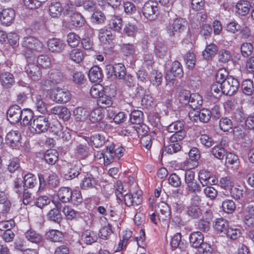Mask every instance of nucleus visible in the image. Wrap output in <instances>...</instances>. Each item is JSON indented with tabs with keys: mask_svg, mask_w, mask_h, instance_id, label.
<instances>
[{
	"mask_svg": "<svg viewBox=\"0 0 254 254\" xmlns=\"http://www.w3.org/2000/svg\"><path fill=\"white\" fill-rule=\"evenodd\" d=\"M21 46L24 49L23 55L29 61L36 59L35 52H40L43 49V43L34 36H28L22 38Z\"/></svg>",
	"mask_w": 254,
	"mask_h": 254,
	"instance_id": "1",
	"label": "nucleus"
},
{
	"mask_svg": "<svg viewBox=\"0 0 254 254\" xmlns=\"http://www.w3.org/2000/svg\"><path fill=\"white\" fill-rule=\"evenodd\" d=\"M50 126L48 118L44 116H39L33 120L29 129L31 132L40 134L48 130Z\"/></svg>",
	"mask_w": 254,
	"mask_h": 254,
	"instance_id": "2",
	"label": "nucleus"
},
{
	"mask_svg": "<svg viewBox=\"0 0 254 254\" xmlns=\"http://www.w3.org/2000/svg\"><path fill=\"white\" fill-rule=\"evenodd\" d=\"M50 98L57 104H65L70 100L71 94L68 90L57 87L50 92Z\"/></svg>",
	"mask_w": 254,
	"mask_h": 254,
	"instance_id": "3",
	"label": "nucleus"
},
{
	"mask_svg": "<svg viewBox=\"0 0 254 254\" xmlns=\"http://www.w3.org/2000/svg\"><path fill=\"white\" fill-rule=\"evenodd\" d=\"M188 24L187 21L181 17L176 18L166 26V32L170 36L182 32Z\"/></svg>",
	"mask_w": 254,
	"mask_h": 254,
	"instance_id": "4",
	"label": "nucleus"
},
{
	"mask_svg": "<svg viewBox=\"0 0 254 254\" xmlns=\"http://www.w3.org/2000/svg\"><path fill=\"white\" fill-rule=\"evenodd\" d=\"M184 124L180 121L172 123L167 127V130L170 132L174 133L170 137V139L173 141L182 140L186 136V132L184 130Z\"/></svg>",
	"mask_w": 254,
	"mask_h": 254,
	"instance_id": "5",
	"label": "nucleus"
},
{
	"mask_svg": "<svg viewBox=\"0 0 254 254\" xmlns=\"http://www.w3.org/2000/svg\"><path fill=\"white\" fill-rule=\"evenodd\" d=\"M157 2L150 0L145 2L142 8L143 15L149 20L155 19L158 14V7Z\"/></svg>",
	"mask_w": 254,
	"mask_h": 254,
	"instance_id": "6",
	"label": "nucleus"
},
{
	"mask_svg": "<svg viewBox=\"0 0 254 254\" xmlns=\"http://www.w3.org/2000/svg\"><path fill=\"white\" fill-rule=\"evenodd\" d=\"M156 212L158 220L168 225L171 216V210L169 205L164 201H161L158 204Z\"/></svg>",
	"mask_w": 254,
	"mask_h": 254,
	"instance_id": "7",
	"label": "nucleus"
},
{
	"mask_svg": "<svg viewBox=\"0 0 254 254\" xmlns=\"http://www.w3.org/2000/svg\"><path fill=\"white\" fill-rule=\"evenodd\" d=\"M106 71L110 76H115L119 79H123L126 75V68L125 65L118 63L114 65L109 64L106 66Z\"/></svg>",
	"mask_w": 254,
	"mask_h": 254,
	"instance_id": "8",
	"label": "nucleus"
},
{
	"mask_svg": "<svg viewBox=\"0 0 254 254\" xmlns=\"http://www.w3.org/2000/svg\"><path fill=\"white\" fill-rule=\"evenodd\" d=\"M26 61L27 64L25 67V70L28 75L33 80L40 79L42 76V72L38 65L35 63V59L31 61L26 59Z\"/></svg>",
	"mask_w": 254,
	"mask_h": 254,
	"instance_id": "9",
	"label": "nucleus"
},
{
	"mask_svg": "<svg viewBox=\"0 0 254 254\" xmlns=\"http://www.w3.org/2000/svg\"><path fill=\"white\" fill-rule=\"evenodd\" d=\"M224 94L232 95L238 89L240 83L237 79L232 76H229L227 79L222 83Z\"/></svg>",
	"mask_w": 254,
	"mask_h": 254,
	"instance_id": "10",
	"label": "nucleus"
},
{
	"mask_svg": "<svg viewBox=\"0 0 254 254\" xmlns=\"http://www.w3.org/2000/svg\"><path fill=\"white\" fill-rule=\"evenodd\" d=\"M142 193L141 190H136L133 193H127L125 194L124 200L127 206H138L142 203Z\"/></svg>",
	"mask_w": 254,
	"mask_h": 254,
	"instance_id": "11",
	"label": "nucleus"
},
{
	"mask_svg": "<svg viewBox=\"0 0 254 254\" xmlns=\"http://www.w3.org/2000/svg\"><path fill=\"white\" fill-rule=\"evenodd\" d=\"M21 135L18 130H11L5 136V142L13 148L19 147L21 144Z\"/></svg>",
	"mask_w": 254,
	"mask_h": 254,
	"instance_id": "12",
	"label": "nucleus"
},
{
	"mask_svg": "<svg viewBox=\"0 0 254 254\" xmlns=\"http://www.w3.org/2000/svg\"><path fill=\"white\" fill-rule=\"evenodd\" d=\"M98 37L100 41L106 45H112L115 40L116 36L110 30H108L106 27L100 29Z\"/></svg>",
	"mask_w": 254,
	"mask_h": 254,
	"instance_id": "13",
	"label": "nucleus"
},
{
	"mask_svg": "<svg viewBox=\"0 0 254 254\" xmlns=\"http://www.w3.org/2000/svg\"><path fill=\"white\" fill-rule=\"evenodd\" d=\"M22 112L21 108L18 105L10 106L7 111V117L9 122L14 124L20 121Z\"/></svg>",
	"mask_w": 254,
	"mask_h": 254,
	"instance_id": "14",
	"label": "nucleus"
},
{
	"mask_svg": "<svg viewBox=\"0 0 254 254\" xmlns=\"http://www.w3.org/2000/svg\"><path fill=\"white\" fill-rule=\"evenodd\" d=\"M81 180L80 187L82 190H88L95 187L96 182L95 179L90 173H86L81 175Z\"/></svg>",
	"mask_w": 254,
	"mask_h": 254,
	"instance_id": "15",
	"label": "nucleus"
},
{
	"mask_svg": "<svg viewBox=\"0 0 254 254\" xmlns=\"http://www.w3.org/2000/svg\"><path fill=\"white\" fill-rule=\"evenodd\" d=\"M47 46L51 52L61 53L64 49L65 44L60 39L53 38L48 40Z\"/></svg>",
	"mask_w": 254,
	"mask_h": 254,
	"instance_id": "16",
	"label": "nucleus"
},
{
	"mask_svg": "<svg viewBox=\"0 0 254 254\" xmlns=\"http://www.w3.org/2000/svg\"><path fill=\"white\" fill-rule=\"evenodd\" d=\"M0 20L2 25L9 26L14 19V10L12 8L4 9L0 12Z\"/></svg>",
	"mask_w": 254,
	"mask_h": 254,
	"instance_id": "17",
	"label": "nucleus"
},
{
	"mask_svg": "<svg viewBox=\"0 0 254 254\" xmlns=\"http://www.w3.org/2000/svg\"><path fill=\"white\" fill-rule=\"evenodd\" d=\"M107 25L110 30L120 32L123 26V19L119 15H111L110 19L108 21Z\"/></svg>",
	"mask_w": 254,
	"mask_h": 254,
	"instance_id": "18",
	"label": "nucleus"
},
{
	"mask_svg": "<svg viewBox=\"0 0 254 254\" xmlns=\"http://www.w3.org/2000/svg\"><path fill=\"white\" fill-rule=\"evenodd\" d=\"M0 82L3 87L9 88L15 83L14 76L9 72L3 71L0 73Z\"/></svg>",
	"mask_w": 254,
	"mask_h": 254,
	"instance_id": "19",
	"label": "nucleus"
},
{
	"mask_svg": "<svg viewBox=\"0 0 254 254\" xmlns=\"http://www.w3.org/2000/svg\"><path fill=\"white\" fill-rule=\"evenodd\" d=\"M88 76L91 82L100 83L102 81L104 75L101 68L97 65H94L89 70Z\"/></svg>",
	"mask_w": 254,
	"mask_h": 254,
	"instance_id": "20",
	"label": "nucleus"
},
{
	"mask_svg": "<svg viewBox=\"0 0 254 254\" xmlns=\"http://www.w3.org/2000/svg\"><path fill=\"white\" fill-rule=\"evenodd\" d=\"M85 55V53L81 49L76 47L71 50L68 54L69 60L75 64L82 63Z\"/></svg>",
	"mask_w": 254,
	"mask_h": 254,
	"instance_id": "21",
	"label": "nucleus"
},
{
	"mask_svg": "<svg viewBox=\"0 0 254 254\" xmlns=\"http://www.w3.org/2000/svg\"><path fill=\"white\" fill-rule=\"evenodd\" d=\"M125 151V149L123 147L116 145L113 143L107 147L108 154L117 159H119L124 155Z\"/></svg>",
	"mask_w": 254,
	"mask_h": 254,
	"instance_id": "22",
	"label": "nucleus"
},
{
	"mask_svg": "<svg viewBox=\"0 0 254 254\" xmlns=\"http://www.w3.org/2000/svg\"><path fill=\"white\" fill-rule=\"evenodd\" d=\"M251 5L247 0H239L236 4V12L240 16H245L248 14Z\"/></svg>",
	"mask_w": 254,
	"mask_h": 254,
	"instance_id": "23",
	"label": "nucleus"
},
{
	"mask_svg": "<svg viewBox=\"0 0 254 254\" xmlns=\"http://www.w3.org/2000/svg\"><path fill=\"white\" fill-rule=\"evenodd\" d=\"M51 113L65 120H68L70 117V111L64 106H56L52 108Z\"/></svg>",
	"mask_w": 254,
	"mask_h": 254,
	"instance_id": "24",
	"label": "nucleus"
},
{
	"mask_svg": "<svg viewBox=\"0 0 254 254\" xmlns=\"http://www.w3.org/2000/svg\"><path fill=\"white\" fill-rule=\"evenodd\" d=\"M73 116L76 122H84L89 117V113L85 108L78 107L73 110Z\"/></svg>",
	"mask_w": 254,
	"mask_h": 254,
	"instance_id": "25",
	"label": "nucleus"
},
{
	"mask_svg": "<svg viewBox=\"0 0 254 254\" xmlns=\"http://www.w3.org/2000/svg\"><path fill=\"white\" fill-rule=\"evenodd\" d=\"M214 229L219 233L225 234L229 227L227 220L222 217L217 218L213 222Z\"/></svg>",
	"mask_w": 254,
	"mask_h": 254,
	"instance_id": "26",
	"label": "nucleus"
},
{
	"mask_svg": "<svg viewBox=\"0 0 254 254\" xmlns=\"http://www.w3.org/2000/svg\"><path fill=\"white\" fill-rule=\"evenodd\" d=\"M190 245L195 248H197L203 243L204 237L201 232L199 231L194 232L190 236Z\"/></svg>",
	"mask_w": 254,
	"mask_h": 254,
	"instance_id": "27",
	"label": "nucleus"
},
{
	"mask_svg": "<svg viewBox=\"0 0 254 254\" xmlns=\"http://www.w3.org/2000/svg\"><path fill=\"white\" fill-rule=\"evenodd\" d=\"M72 190L68 187H62L58 192L57 196L59 200L63 203L70 202Z\"/></svg>",
	"mask_w": 254,
	"mask_h": 254,
	"instance_id": "28",
	"label": "nucleus"
},
{
	"mask_svg": "<svg viewBox=\"0 0 254 254\" xmlns=\"http://www.w3.org/2000/svg\"><path fill=\"white\" fill-rule=\"evenodd\" d=\"M113 102L112 96L106 94L105 92L97 100L98 106L103 109L111 106Z\"/></svg>",
	"mask_w": 254,
	"mask_h": 254,
	"instance_id": "29",
	"label": "nucleus"
},
{
	"mask_svg": "<svg viewBox=\"0 0 254 254\" xmlns=\"http://www.w3.org/2000/svg\"><path fill=\"white\" fill-rule=\"evenodd\" d=\"M34 119V114L31 110L26 109L22 110L21 115V124L22 125H29L30 127Z\"/></svg>",
	"mask_w": 254,
	"mask_h": 254,
	"instance_id": "30",
	"label": "nucleus"
},
{
	"mask_svg": "<svg viewBox=\"0 0 254 254\" xmlns=\"http://www.w3.org/2000/svg\"><path fill=\"white\" fill-rule=\"evenodd\" d=\"M59 158V153L56 149H49L44 155L45 161L50 165L55 164Z\"/></svg>",
	"mask_w": 254,
	"mask_h": 254,
	"instance_id": "31",
	"label": "nucleus"
},
{
	"mask_svg": "<svg viewBox=\"0 0 254 254\" xmlns=\"http://www.w3.org/2000/svg\"><path fill=\"white\" fill-rule=\"evenodd\" d=\"M206 217L204 218V216L197 222V228L200 230L206 232L208 231L209 229L210 221L211 220V214L209 212L205 211Z\"/></svg>",
	"mask_w": 254,
	"mask_h": 254,
	"instance_id": "32",
	"label": "nucleus"
},
{
	"mask_svg": "<svg viewBox=\"0 0 254 254\" xmlns=\"http://www.w3.org/2000/svg\"><path fill=\"white\" fill-rule=\"evenodd\" d=\"M104 111L99 107L94 109L89 116L90 121L92 123L100 122L104 118Z\"/></svg>",
	"mask_w": 254,
	"mask_h": 254,
	"instance_id": "33",
	"label": "nucleus"
},
{
	"mask_svg": "<svg viewBox=\"0 0 254 254\" xmlns=\"http://www.w3.org/2000/svg\"><path fill=\"white\" fill-rule=\"evenodd\" d=\"M47 239L51 242H61L64 239L63 233L58 230L52 229L46 234Z\"/></svg>",
	"mask_w": 254,
	"mask_h": 254,
	"instance_id": "34",
	"label": "nucleus"
},
{
	"mask_svg": "<svg viewBox=\"0 0 254 254\" xmlns=\"http://www.w3.org/2000/svg\"><path fill=\"white\" fill-rule=\"evenodd\" d=\"M50 15L53 18L59 17L63 11V6L60 2H52L49 8Z\"/></svg>",
	"mask_w": 254,
	"mask_h": 254,
	"instance_id": "35",
	"label": "nucleus"
},
{
	"mask_svg": "<svg viewBox=\"0 0 254 254\" xmlns=\"http://www.w3.org/2000/svg\"><path fill=\"white\" fill-rule=\"evenodd\" d=\"M85 22V18L79 12H73L70 16V23L75 27H80L84 25Z\"/></svg>",
	"mask_w": 254,
	"mask_h": 254,
	"instance_id": "36",
	"label": "nucleus"
},
{
	"mask_svg": "<svg viewBox=\"0 0 254 254\" xmlns=\"http://www.w3.org/2000/svg\"><path fill=\"white\" fill-rule=\"evenodd\" d=\"M202 97L198 93H191V97L188 105L192 109L199 108L202 104Z\"/></svg>",
	"mask_w": 254,
	"mask_h": 254,
	"instance_id": "37",
	"label": "nucleus"
},
{
	"mask_svg": "<svg viewBox=\"0 0 254 254\" xmlns=\"http://www.w3.org/2000/svg\"><path fill=\"white\" fill-rule=\"evenodd\" d=\"M217 52V47L214 44H210L207 45L202 52V56L206 60L212 59Z\"/></svg>",
	"mask_w": 254,
	"mask_h": 254,
	"instance_id": "38",
	"label": "nucleus"
},
{
	"mask_svg": "<svg viewBox=\"0 0 254 254\" xmlns=\"http://www.w3.org/2000/svg\"><path fill=\"white\" fill-rule=\"evenodd\" d=\"M36 110L41 114H45L47 112L46 104L44 102L40 95H36L34 100Z\"/></svg>",
	"mask_w": 254,
	"mask_h": 254,
	"instance_id": "39",
	"label": "nucleus"
},
{
	"mask_svg": "<svg viewBox=\"0 0 254 254\" xmlns=\"http://www.w3.org/2000/svg\"><path fill=\"white\" fill-rule=\"evenodd\" d=\"M67 220H72L79 217V213L73 209L71 206L65 205L62 210Z\"/></svg>",
	"mask_w": 254,
	"mask_h": 254,
	"instance_id": "40",
	"label": "nucleus"
},
{
	"mask_svg": "<svg viewBox=\"0 0 254 254\" xmlns=\"http://www.w3.org/2000/svg\"><path fill=\"white\" fill-rule=\"evenodd\" d=\"M25 237L29 241L35 244L39 243L42 239L41 235L32 229L27 231L25 233Z\"/></svg>",
	"mask_w": 254,
	"mask_h": 254,
	"instance_id": "41",
	"label": "nucleus"
},
{
	"mask_svg": "<svg viewBox=\"0 0 254 254\" xmlns=\"http://www.w3.org/2000/svg\"><path fill=\"white\" fill-rule=\"evenodd\" d=\"M170 72L175 77H182L184 75V71L181 64L178 61H174L172 64Z\"/></svg>",
	"mask_w": 254,
	"mask_h": 254,
	"instance_id": "42",
	"label": "nucleus"
},
{
	"mask_svg": "<svg viewBox=\"0 0 254 254\" xmlns=\"http://www.w3.org/2000/svg\"><path fill=\"white\" fill-rule=\"evenodd\" d=\"M63 78V73L58 70H52L49 72V81L52 84L60 83Z\"/></svg>",
	"mask_w": 254,
	"mask_h": 254,
	"instance_id": "43",
	"label": "nucleus"
},
{
	"mask_svg": "<svg viewBox=\"0 0 254 254\" xmlns=\"http://www.w3.org/2000/svg\"><path fill=\"white\" fill-rule=\"evenodd\" d=\"M80 41V36L74 32H70L67 35L66 41L70 47H76L79 45Z\"/></svg>",
	"mask_w": 254,
	"mask_h": 254,
	"instance_id": "44",
	"label": "nucleus"
},
{
	"mask_svg": "<svg viewBox=\"0 0 254 254\" xmlns=\"http://www.w3.org/2000/svg\"><path fill=\"white\" fill-rule=\"evenodd\" d=\"M187 214L192 219H197L202 215V211L199 206L190 205L188 207Z\"/></svg>",
	"mask_w": 254,
	"mask_h": 254,
	"instance_id": "45",
	"label": "nucleus"
},
{
	"mask_svg": "<svg viewBox=\"0 0 254 254\" xmlns=\"http://www.w3.org/2000/svg\"><path fill=\"white\" fill-rule=\"evenodd\" d=\"M236 207L235 202L231 199H226L222 202V209L226 213H232L235 211Z\"/></svg>",
	"mask_w": 254,
	"mask_h": 254,
	"instance_id": "46",
	"label": "nucleus"
},
{
	"mask_svg": "<svg viewBox=\"0 0 254 254\" xmlns=\"http://www.w3.org/2000/svg\"><path fill=\"white\" fill-rule=\"evenodd\" d=\"M210 91L212 95L215 98H218L222 94H224L222 83L217 81L213 83L211 85Z\"/></svg>",
	"mask_w": 254,
	"mask_h": 254,
	"instance_id": "47",
	"label": "nucleus"
},
{
	"mask_svg": "<svg viewBox=\"0 0 254 254\" xmlns=\"http://www.w3.org/2000/svg\"><path fill=\"white\" fill-rule=\"evenodd\" d=\"M181 140L172 141L170 139L169 144L165 146V151L170 154L175 153L181 150V146L179 143Z\"/></svg>",
	"mask_w": 254,
	"mask_h": 254,
	"instance_id": "48",
	"label": "nucleus"
},
{
	"mask_svg": "<svg viewBox=\"0 0 254 254\" xmlns=\"http://www.w3.org/2000/svg\"><path fill=\"white\" fill-rule=\"evenodd\" d=\"M149 80L154 86H158L161 84L162 75L156 70H152L149 75Z\"/></svg>",
	"mask_w": 254,
	"mask_h": 254,
	"instance_id": "49",
	"label": "nucleus"
},
{
	"mask_svg": "<svg viewBox=\"0 0 254 254\" xmlns=\"http://www.w3.org/2000/svg\"><path fill=\"white\" fill-rule=\"evenodd\" d=\"M143 114L139 110H134L130 114V121L132 124L140 125L143 121Z\"/></svg>",
	"mask_w": 254,
	"mask_h": 254,
	"instance_id": "50",
	"label": "nucleus"
},
{
	"mask_svg": "<svg viewBox=\"0 0 254 254\" xmlns=\"http://www.w3.org/2000/svg\"><path fill=\"white\" fill-rule=\"evenodd\" d=\"M222 141L220 144L214 146L211 150L213 156L218 159H223L226 154L225 148L222 147Z\"/></svg>",
	"mask_w": 254,
	"mask_h": 254,
	"instance_id": "51",
	"label": "nucleus"
},
{
	"mask_svg": "<svg viewBox=\"0 0 254 254\" xmlns=\"http://www.w3.org/2000/svg\"><path fill=\"white\" fill-rule=\"evenodd\" d=\"M185 64L188 68L192 69L194 67L196 62L195 54L190 52H188L184 57Z\"/></svg>",
	"mask_w": 254,
	"mask_h": 254,
	"instance_id": "52",
	"label": "nucleus"
},
{
	"mask_svg": "<svg viewBox=\"0 0 254 254\" xmlns=\"http://www.w3.org/2000/svg\"><path fill=\"white\" fill-rule=\"evenodd\" d=\"M243 93L247 95H251L254 91V82L250 79L244 80L242 84Z\"/></svg>",
	"mask_w": 254,
	"mask_h": 254,
	"instance_id": "53",
	"label": "nucleus"
},
{
	"mask_svg": "<svg viewBox=\"0 0 254 254\" xmlns=\"http://www.w3.org/2000/svg\"><path fill=\"white\" fill-rule=\"evenodd\" d=\"M219 186L224 190L229 191L234 186V182L230 177L226 176L220 179Z\"/></svg>",
	"mask_w": 254,
	"mask_h": 254,
	"instance_id": "54",
	"label": "nucleus"
},
{
	"mask_svg": "<svg viewBox=\"0 0 254 254\" xmlns=\"http://www.w3.org/2000/svg\"><path fill=\"white\" fill-rule=\"evenodd\" d=\"M104 87L100 84L92 85L90 90L91 96L96 99H98L101 94L104 93Z\"/></svg>",
	"mask_w": 254,
	"mask_h": 254,
	"instance_id": "55",
	"label": "nucleus"
},
{
	"mask_svg": "<svg viewBox=\"0 0 254 254\" xmlns=\"http://www.w3.org/2000/svg\"><path fill=\"white\" fill-rule=\"evenodd\" d=\"M47 218L49 220L59 223L62 219V215L57 208L51 209L47 214Z\"/></svg>",
	"mask_w": 254,
	"mask_h": 254,
	"instance_id": "56",
	"label": "nucleus"
},
{
	"mask_svg": "<svg viewBox=\"0 0 254 254\" xmlns=\"http://www.w3.org/2000/svg\"><path fill=\"white\" fill-rule=\"evenodd\" d=\"M24 181L25 186L30 189L33 188L37 184L36 178L30 173L25 175Z\"/></svg>",
	"mask_w": 254,
	"mask_h": 254,
	"instance_id": "57",
	"label": "nucleus"
},
{
	"mask_svg": "<svg viewBox=\"0 0 254 254\" xmlns=\"http://www.w3.org/2000/svg\"><path fill=\"white\" fill-rule=\"evenodd\" d=\"M75 150L76 155L81 159H84L88 156V148L86 144H79L76 146Z\"/></svg>",
	"mask_w": 254,
	"mask_h": 254,
	"instance_id": "58",
	"label": "nucleus"
},
{
	"mask_svg": "<svg viewBox=\"0 0 254 254\" xmlns=\"http://www.w3.org/2000/svg\"><path fill=\"white\" fill-rule=\"evenodd\" d=\"M225 234L230 239L236 240L241 236L242 233L240 229L229 227Z\"/></svg>",
	"mask_w": 254,
	"mask_h": 254,
	"instance_id": "59",
	"label": "nucleus"
},
{
	"mask_svg": "<svg viewBox=\"0 0 254 254\" xmlns=\"http://www.w3.org/2000/svg\"><path fill=\"white\" fill-rule=\"evenodd\" d=\"M191 97V93L187 90H181L178 96L179 102L183 105H187L189 103V101Z\"/></svg>",
	"mask_w": 254,
	"mask_h": 254,
	"instance_id": "60",
	"label": "nucleus"
},
{
	"mask_svg": "<svg viewBox=\"0 0 254 254\" xmlns=\"http://www.w3.org/2000/svg\"><path fill=\"white\" fill-rule=\"evenodd\" d=\"M91 140L92 145L96 148L102 146L105 142V137L100 133L93 135Z\"/></svg>",
	"mask_w": 254,
	"mask_h": 254,
	"instance_id": "61",
	"label": "nucleus"
},
{
	"mask_svg": "<svg viewBox=\"0 0 254 254\" xmlns=\"http://www.w3.org/2000/svg\"><path fill=\"white\" fill-rule=\"evenodd\" d=\"M37 61L40 66L44 68L50 67L51 61L48 56L41 55L37 57Z\"/></svg>",
	"mask_w": 254,
	"mask_h": 254,
	"instance_id": "62",
	"label": "nucleus"
},
{
	"mask_svg": "<svg viewBox=\"0 0 254 254\" xmlns=\"http://www.w3.org/2000/svg\"><path fill=\"white\" fill-rule=\"evenodd\" d=\"M229 191L231 197L235 200L240 199L243 197L245 193L244 190L240 186L238 188L233 186Z\"/></svg>",
	"mask_w": 254,
	"mask_h": 254,
	"instance_id": "63",
	"label": "nucleus"
},
{
	"mask_svg": "<svg viewBox=\"0 0 254 254\" xmlns=\"http://www.w3.org/2000/svg\"><path fill=\"white\" fill-rule=\"evenodd\" d=\"M254 49L253 45L249 42H245L242 44L241 52L244 57H248L253 52Z\"/></svg>",
	"mask_w": 254,
	"mask_h": 254,
	"instance_id": "64",
	"label": "nucleus"
}]
</instances>
